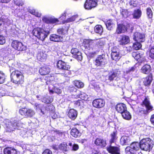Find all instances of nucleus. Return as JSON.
Returning <instances> with one entry per match:
<instances>
[{"mask_svg": "<svg viewBox=\"0 0 154 154\" xmlns=\"http://www.w3.org/2000/svg\"><path fill=\"white\" fill-rule=\"evenodd\" d=\"M140 148L145 151H149L154 146L153 140L149 138L143 139L140 141Z\"/></svg>", "mask_w": 154, "mask_h": 154, "instance_id": "obj_1", "label": "nucleus"}, {"mask_svg": "<svg viewBox=\"0 0 154 154\" xmlns=\"http://www.w3.org/2000/svg\"><path fill=\"white\" fill-rule=\"evenodd\" d=\"M11 81L15 84H22L23 82V76L21 72L18 70L12 71L11 75Z\"/></svg>", "mask_w": 154, "mask_h": 154, "instance_id": "obj_2", "label": "nucleus"}, {"mask_svg": "<svg viewBox=\"0 0 154 154\" xmlns=\"http://www.w3.org/2000/svg\"><path fill=\"white\" fill-rule=\"evenodd\" d=\"M32 33L34 35L42 41H44L49 34V31H46L39 28L34 29Z\"/></svg>", "mask_w": 154, "mask_h": 154, "instance_id": "obj_3", "label": "nucleus"}, {"mask_svg": "<svg viewBox=\"0 0 154 154\" xmlns=\"http://www.w3.org/2000/svg\"><path fill=\"white\" fill-rule=\"evenodd\" d=\"M94 68L97 69L102 67L107 63V60L104 55L99 56L94 62Z\"/></svg>", "mask_w": 154, "mask_h": 154, "instance_id": "obj_4", "label": "nucleus"}, {"mask_svg": "<svg viewBox=\"0 0 154 154\" xmlns=\"http://www.w3.org/2000/svg\"><path fill=\"white\" fill-rule=\"evenodd\" d=\"M11 45L14 48L19 51H25L26 49V46L23 45L21 42L17 40L13 41Z\"/></svg>", "mask_w": 154, "mask_h": 154, "instance_id": "obj_5", "label": "nucleus"}, {"mask_svg": "<svg viewBox=\"0 0 154 154\" xmlns=\"http://www.w3.org/2000/svg\"><path fill=\"white\" fill-rule=\"evenodd\" d=\"M20 113L26 117H31L35 115V112L33 110L25 108L21 109L19 110Z\"/></svg>", "mask_w": 154, "mask_h": 154, "instance_id": "obj_6", "label": "nucleus"}, {"mask_svg": "<svg viewBox=\"0 0 154 154\" xmlns=\"http://www.w3.org/2000/svg\"><path fill=\"white\" fill-rule=\"evenodd\" d=\"M108 152L111 154H120V149L119 147L112 146L110 145L106 148Z\"/></svg>", "mask_w": 154, "mask_h": 154, "instance_id": "obj_7", "label": "nucleus"}, {"mask_svg": "<svg viewBox=\"0 0 154 154\" xmlns=\"http://www.w3.org/2000/svg\"><path fill=\"white\" fill-rule=\"evenodd\" d=\"M72 56L78 60L81 61L82 60V54L78 49L72 48L71 51Z\"/></svg>", "mask_w": 154, "mask_h": 154, "instance_id": "obj_8", "label": "nucleus"}, {"mask_svg": "<svg viewBox=\"0 0 154 154\" xmlns=\"http://www.w3.org/2000/svg\"><path fill=\"white\" fill-rule=\"evenodd\" d=\"M97 5V2L94 0H86L84 5V7L86 9H90L95 7Z\"/></svg>", "mask_w": 154, "mask_h": 154, "instance_id": "obj_9", "label": "nucleus"}, {"mask_svg": "<svg viewBox=\"0 0 154 154\" xmlns=\"http://www.w3.org/2000/svg\"><path fill=\"white\" fill-rule=\"evenodd\" d=\"M105 105V102L102 99H98L94 100L93 102V105L94 107L97 108H100Z\"/></svg>", "mask_w": 154, "mask_h": 154, "instance_id": "obj_10", "label": "nucleus"}, {"mask_svg": "<svg viewBox=\"0 0 154 154\" xmlns=\"http://www.w3.org/2000/svg\"><path fill=\"white\" fill-rule=\"evenodd\" d=\"M133 39L137 42H142L145 41V37L144 34L136 32L134 35Z\"/></svg>", "mask_w": 154, "mask_h": 154, "instance_id": "obj_11", "label": "nucleus"}, {"mask_svg": "<svg viewBox=\"0 0 154 154\" xmlns=\"http://www.w3.org/2000/svg\"><path fill=\"white\" fill-rule=\"evenodd\" d=\"M57 66L59 69L69 70L70 68V66L65 62L62 60H59L57 63Z\"/></svg>", "mask_w": 154, "mask_h": 154, "instance_id": "obj_12", "label": "nucleus"}, {"mask_svg": "<svg viewBox=\"0 0 154 154\" xmlns=\"http://www.w3.org/2000/svg\"><path fill=\"white\" fill-rule=\"evenodd\" d=\"M130 41L129 37L125 35H121L119 40L120 44L122 45H125L128 44L130 42Z\"/></svg>", "mask_w": 154, "mask_h": 154, "instance_id": "obj_13", "label": "nucleus"}, {"mask_svg": "<svg viewBox=\"0 0 154 154\" xmlns=\"http://www.w3.org/2000/svg\"><path fill=\"white\" fill-rule=\"evenodd\" d=\"M11 125L10 126H7L8 128H10L12 130V129H18L21 126V124L20 122L18 120H14V121H11Z\"/></svg>", "mask_w": 154, "mask_h": 154, "instance_id": "obj_14", "label": "nucleus"}, {"mask_svg": "<svg viewBox=\"0 0 154 154\" xmlns=\"http://www.w3.org/2000/svg\"><path fill=\"white\" fill-rule=\"evenodd\" d=\"M131 139L130 137L128 136H122L120 139V142L122 145H129L131 143Z\"/></svg>", "mask_w": 154, "mask_h": 154, "instance_id": "obj_15", "label": "nucleus"}, {"mask_svg": "<svg viewBox=\"0 0 154 154\" xmlns=\"http://www.w3.org/2000/svg\"><path fill=\"white\" fill-rule=\"evenodd\" d=\"M127 30L126 27L122 24H118L115 34H120L125 32Z\"/></svg>", "mask_w": 154, "mask_h": 154, "instance_id": "obj_16", "label": "nucleus"}, {"mask_svg": "<svg viewBox=\"0 0 154 154\" xmlns=\"http://www.w3.org/2000/svg\"><path fill=\"white\" fill-rule=\"evenodd\" d=\"M94 143L102 147H105L106 145V140L100 138H97L94 141Z\"/></svg>", "mask_w": 154, "mask_h": 154, "instance_id": "obj_17", "label": "nucleus"}, {"mask_svg": "<svg viewBox=\"0 0 154 154\" xmlns=\"http://www.w3.org/2000/svg\"><path fill=\"white\" fill-rule=\"evenodd\" d=\"M4 154H18V152L14 148L7 147L4 150Z\"/></svg>", "mask_w": 154, "mask_h": 154, "instance_id": "obj_18", "label": "nucleus"}, {"mask_svg": "<svg viewBox=\"0 0 154 154\" xmlns=\"http://www.w3.org/2000/svg\"><path fill=\"white\" fill-rule=\"evenodd\" d=\"M50 71V68L49 66H45L41 67L39 70L40 74L42 75H45L48 74Z\"/></svg>", "mask_w": 154, "mask_h": 154, "instance_id": "obj_19", "label": "nucleus"}, {"mask_svg": "<svg viewBox=\"0 0 154 154\" xmlns=\"http://www.w3.org/2000/svg\"><path fill=\"white\" fill-rule=\"evenodd\" d=\"M116 111L118 112L122 113L125 111H126L127 108L124 104L120 103L118 104L116 107Z\"/></svg>", "mask_w": 154, "mask_h": 154, "instance_id": "obj_20", "label": "nucleus"}, {"mask_svg": "<svg viewBox=\"0 0 154 154\" xmlns=\"http://www.w3.org/2000/svg\"><path fill=\"white\" fill-rule=\"evenodd\" d=\"M50 40L52 41L59 42L62 40V37L55 34H52L50 36Z\"/></svg>", "mask_w": 154, "mask_h": 154, "instance_id": "obj_21", "label": "nucleus"}, {"mask_svg": "<svg viewBox=\"0 0 154 154\" xmlns=\"http://www.w3.org/2000/svg\"><path fill=\"white\" fill-rule=\"evenodd\" d=\"M142 15V12L140 9H138L134 11L131 15L133 18L138 19L140 18Z\"/></svg>", "mask_w": 154, "mask_h": 154, "instance_id": "obj_22", "label": "nucleus"}, {"mask_svg": "<svg viewBox=\"0 0 154 154\" xmlns=\"http://www.w3.org/2000/svg\"><path fill=\"white\" fill-rule=\"evenodd\" d=\"M83 45L85 49L91 50H93V48H92L93 43L92 41L88 40H85L83 42Z\"/></svg>", "mask_w": 154, "mask_h": 154, "instance_id": "obj_23", "label": "nucleus"}, {"mask_svg": "<svg viewBox=\"0 0 154 154\" xmlns=\"http://www.w3.org/2000/svg\"><path fill=\"white\" fill-rule=\"evenodd\" d=\"M68 115L69 118L73 120H74L77 116V111L75 109H70L68 112Z\"/></svg>", "mask_w": 154, "mask_h": 154, "instance_id": "obj_24", "label": "nucleus"}, {"mask_svg": "<svg viewBox=\"0 0 154 154\" xmlns=\"http://www.w3.org/2000/svg\"><path fill=\"white\" fill-rule=\"evenodd\" d=\"M117 131H113L110 134V139L109 141V143L111 144L112 143L115 142L117 139Z\"/></svg>", "mask_w": 154, "mask_h": 154, "instance_id": "obj_25", "label": "nucleus"}, {"mask_svg": "<svg viewBox=\"0 0 154 154\" xmlns=\"http://www.w3.org/2000/svg\"><path fill=\"white\" fill-rule=\"evenodd\" d=\"M36 109L38 112H41L42 114L45 113L46 108L44 105L42 104H37L35 105Z\"/></svg>", "mask_w": 154, "mask_h": 154, "instance_id": "obj_26", "label": "nucleus"}, {"mask_svg": "<svg viewBox=\"0 0 154 154\" xmlns=\"http://www.w3.org/2000/svg\"><path fill=\"white\" fill-rule=\"evenodd\" d=\"M58 149L63 151L66 152L68 151L69 149V147H67V144L65 143H63L59 145L58 147Z\"/></svg>", "mask_w": 154, "mask_h": 154, "instance_id": "obj_27", "label": "nucleus"}, {"mask_svg": "<svg viewBox=\"0 0 154 154\" xmlns=\"http://www.w3.org/2000/svg\"><path fill=\"white\" fill-rule=\"evenodd\" d=\"M151 69L150 66L148 64H146L143 66L141 69L142 72L146 74L149 73L151 71Z\"/></svg>", "mask_w": 154, "mask_h": 154, "instance_id": "obj_28", "label": "nucleus"}, {"mask_svg": "<svg viewBox=\"0 0 154 154\" xmlns=\"http://www.w3.org/2000/svg\"><path fill=\"white\" fill-rule=\"evenodd\" d=\"M120 13L122 17L124 18H127L129 16H130L131 12L127 10L121 8Z\"/></svg>", "mask_w": 154, "mask_h": 154, "instance_id": "obj_29", "label": "nucleus"}, {"mask_svg": "<svg viewBox=\"0 0 154 154\" xmlns=\"http://www.w3.org/2000/svg\"><path fill=\"white\" fill-rule=\"evenodd\" d=\"M119 73L120 72L118 71L110 72L109 75V80L110 81L113 80L116 77H118Z\"/></svg>", "mask_w": 154, "mask_h": 154, "instance_id": "obj_30", "label": "nucleus"}, {"mask_svg": "<svg viewBox=\"0 0 154 154\" xmlns=\"http://www.w3.org/2000/svg\"><path fill=\"white\" fill-rule=\"evenodd\" d=\"M70 134L72 136L75 138L79 137L81 135V133L76 128L72 129L71 131Z\"/></svg>", "mask_w": 154, "mask_h": 154, "instance_id": "obj_31", "label": "nucleus"}, {"mask_svg": "<svg viewBox=\"0 0 154 154\" xmlns=\"http://www.w3.org/2000/svg\"><path fill=\"white\" fill-rule=\"evenodd\" d=\"M85 101L82 100H78L74 101V106L75 107L81 109L84 107V102Z\"/></svg>", "mask_w": 154, "mask_h": 154, "instance_id": "obj_32", "label": "nucleus"}, {"mask_svg": "<svg viewBox=\"0 0 154 154\" xmlns=\"http://www.w3.org/2000/svg\"><path fill=\"white\" fill-rule=\"evenodd\" d=\"M143 103L145 105L148 111L152 110V107L150 105L149 101L148 98H145L143 102Z\"/></svg>", "mask_w": 154, "mask_h": 154, "instance_id": "obj_33", "label": "nucleus"}, {"mask_svg": "<svg viewBox=\"0 0 154 154\" xmlns=\"http://www.w3.org/2000/svg\"><path fill=\"white\" fill-rule=\"evenodd\" d=\"M152 79L151 75H148L144 79L143 83L145 85H149L152 80Z\"/></svg>", "mask_w": 154, "mask_h": 154, "instance_id": "obj_34", "label": "nucleus"}, {"mask_svg": "<svg viewBox=\"0 0 154 154\" xmlns=\"http://www.w3.org/2000/svg\"><path fill=\"white\" fill-rule=\"evenodd\" d=\"M121 114L123 118L125 119L130 120L131 118V116L130 113L127 110V109H126V111H125Z\"/></svg>", "mask_w": 154, "mask_h": 154, "instance_id": "obj_35", "label": "nucleus"}, {"mask_svg": "<svg viewBox=\"0 0 154 154\" xmlns=\"http://www.w3.org/2000/svg\"><path fill=\"white\" fill-rule=\"evenodd\" d=\"M37 59L39 61L43 62L45 60L46 57V54L43 53V52H40L37 54Z\"/></svg>", "mask_w": 154, "mask_h": 154, "instance_id": "obj_36", "label": "nucleus"}, {"mask_svg": "<svg viewBox=\"0 0 154 154\" xmlns=\"http://www.w3.org/2000/svg\"><path fill=\"white\" fill-rule=\"evenodd\" d=\"M131 149L137 151L140 148V143L137 142H133L131 145Z\"/></svg>", "mask_w": 154, "mask_h": 154, "instance_id": "obj_37", "label": "nucleus"}, {"mask_svg": "<svg viewBox=\"0 0 154 154\" xmlns=\"http://www.w3.org/2000/svg\"><path fill=\"white\" fill-rule=\"evenodd\" d=\"M95 32L101 35L103 32L102 26L100 25H97L94 27Z\"/></svg>", "mask_w": 154, "mask_h": 154, "instance_id": "obj_38", "label": "nucleus"}, {"mask_svg": "<svg viewBox=\"0 0 154 154\" xmlns=\"http://www.w3.org/2000/svg\"><path fill=\"white\" fill-rule=\"evenodd\" d=\"M111 57L113 60L115 61L119 60L121 58L119 52H117V53H111Z\"/></svg>", "mask_w": 154, "mask_h": 154, "instance_id": "obj_39", "label": "nucleus"}, {"mask_svg": "<svg viewBox=\"0 0 154 154\" xmlns=\"http://www.w3.org/2000/svg\"><path fill=\"white\" fill-rule=\"evenodd\" d=\"M29 12L31 14L33 15L38 17H40L41 14L36 10L34 9H30L29 10Z\"/></svg>", "mask_w": 154, "mask_h": 154, "instance_id": "obj_40", "label": "nucleus"}, {"mask_svg": "<svg viewBox=\"0 0 154 154\" xmlns=\"http://www.w3.org/2000/svg\"><path fill=\"white\" fill-rule=\"evenodd\" d=\"M105 24L107 28L109 30H111L112 28L114 26V24L112 20H107L105 23Z\"/></svg>", "mask_w": 154, "mask_h": 154, "instance_id": "obj_41", "label": "nucleus"}, {"mask_svg": "<svg viewBox=\"0 0 154 154\" xmlns=\"http://www.w3.org/2000/svg\"><path fill=\"white\" fill-rule=\"evenodd\" d=\"M143 54L142 53H140L138 52L134 53L132 54V56L134 58L138 60L143 57Z\"/></svg>", "mask_w": 154, "mask_h": 154, "instance_id": "obj_42", "label": "nucleus"}, {"mask_svg": "<svg viewBox=\"0 0 154 154\" xmlns=\"http://www.w3.org/2000/svg\"><path fill=\"white\" fill-rule=\"evenodd\" d=\"M74 83L75 85L78 88H83L84 86L83 83L78 80L74 81Z\"/></svg>", "mask_w": 154, "mask_h": 154, "instance_id": "obj_43", "label": "nucleus"}, {"mask_svg": "<svg viewBox=\"0 0 154 154\" xmlns=\"http://www.w3.org/2000/svg\"><path fill=\"white\" fill-rule=\"evenodd\" d=\"M9 20L7 17L5 16H2L1 18H0V26L2 24V22L5 23L7 24H9Z\"/></svg>", "mask_w": 154, "mask_h": 154, "instance_id": "obj_44", "label": "nucleus"}, {"mask_svg": "<svg viewBox=\"0 0 154 154\" xmlns=\"http://www.w3.org/2000/svg\"><path fill=\"white\" fill-rule=\"evenodd\" d=\"M53 101V98L51 97L44 98L42 100V102L46 103H50Z\"/></svg>", "mask_w": 154, "mask_h": 154, "instance_id": "obj_45", "label": "nucleus"}, {"mask_svg": "<svg viewBox=\"0 0 154 154\" xmlns=\"http://www.w3.org/2000/svg\"><path fill=\"white\" fill-rule=\"evenodd\" d=\"M78 17V16L77 15H74L72 17L67 19L66 20H65L64 23H70L74 21Z\"/></svg>", "mask_w": 154, "mask_h": 154, "instance_id": "obj_46", "label": "nucleus"}, {"mask_svg": "<svg viewBox=\"0 0 154 154\" xmlns=\"http://www.w3.org/2000/svg\"><path fill=\"white\" fill-rule=\"evenodd\" d=\"M6 79L5 74L2 71H0V84L4 83Z\"/></svg>", "mask_w": 154, "mask_h": 154, "instance_id": "obj_47", "label": "nucleus"}, {"mask_svg": "<svg viewBox=\"0 0 154 154\" xmlns=\"http://www.w3.org/2000/svg\"><path fill=\"white\" fill-rule=\"evenodd\" d=\"M142 45L141 44L138 42L134 43L133 46V49L136 50H138L141 48Z\"/></svg>", "mask_w": 154, "mask_h": 154, "instance_id": "obj_48", "label": "nucleus"}, {"mask_svg": "<svg viewBox=\"0 0 154 154\" xmlns=\"http://www.w3.org/2000/svg\"><path fill=\"white\" fill-rule=\"evenodd\" d=\"M146 14L147 17L151 19L152 17L153 13L152 10L150 8H147L146 9Z\"/></svg>", "mask_w": 154, "mask_h": 154, "instance_id": "obj_49", "label": "nucleus"}, {"mask_svg": "<svg viewBox=\"0 0 154 154\" xmlns=\"http://www.w3.org/2000/svg\"><path fill=\"white\" fill-rule=\"evenodd\" d=\"M149 57L152 59H154V46L150 47Z\"/></svg>", "mask_w": 154, "mask_h": 154, "instance_id": "obj_50", "label": "nucleus"}, {"mask_svg": "<svg viewBox=\"0 0 154 154\" xmlns=\"http://www.w3.org/2000/svg\"><path fill=\"white\" fill-rule=\"evenodd\" d=\"M137 3V0H131L127 4H128L131 7L136 6Z\"/></svg>", "mask_w": 154, "mask_h": 154, "instance_id": "obj_51", "label": "nucleus"}, {"mask_svg": "<svg viewBox=\"0 0 154 154\" xmlns=\"http://www.w3.org/2000/svg\"><path fill=\"white\" fill-rule=\"evenodd\" d=\"M14 3L16 5L22 6L23 4L22 0H14Z\"/></svg>", "mask_w": 154, "mask_h": 154, "instance_id": "obj_52", "label": "nucleus"}, {"mask_svg": "<svg viewBox=\"0 0 154 154\" xmlns=\"http://www.w3.org/2000/svg\"><path fill=\"white\" fill-rule=\"evenodd\" d=\"M96 53L94 49L93 50H89V51L88 52V56L91 57H93L96 54Z\"/></svg>", "mask_w": 154, "mask_h": 154, "instance_id": "obj_53", "label": "nucleus"}, {"mask_svg": "<svg viewBox=\"0 0 154 154\" xmlns=\"http://www.w3.org/2000/svg\"><path fill=\"white\" fill-rule=\"evenodd\" d=\"M50 18L46 17H44L42 18L43 22L47 23H50Z\"/></svg>", "mask_w": 154, "mask_h": 154, "instance_id": "obj_54", "label": "nucleus"}, {"mask_svg": "<svg viewBox=\"0 0 154 154\" xmlns=\"http://www.w3.org/2000/svg\"><path fill=\"white\" fill-rule=\"evenodd\" d=\"M79 97L81 98L82 100H86L88 98V96L85 93H83L79 95Z\"/></svg>", "mask_w": 154, "mask_h": 154, "instance_id": "obj_55", "label": "nucleus"}, {"mask_svg": "<svg viewBox=\"0 0 154 154\" xmlns=\"http://www.w3.org/2000/svg\"><path fill=\"white\" fill-rule=\"evenodd\" d=\"M59 22V20L56 18H50V23L57 24Z\"/></svg>", "mask_w": 154, "mask_h": 154, "instance_id": "obj_56", "label": "nucleus"}, {"mask_svg": "<svg viewBox=\"0 0 154 154\" xmlns=\"http://www.w3.org/2000/svg\"><path fill=\"white\" fill-rule=\"evenodd\" d=\"M5 42V38L3 36L0 35V44L3 45Z\"/></svg>", "mask_w": 154, "mask_h": 154, "instance_id": "obj_57", "label": "nucleus"}, {"mask_svg": "<svg viewBox=\"0 0 154 154\" xmlns=\"http://www.w3.org/2000/svg\"><path fill=\"white\" fill-rule=\"evenodd\" d=\"M66 32V31L63 28L59 29L57 30V32L60 35H64L66 33L65 32Z\"/></svg>", "mask_w": 154, "mask_h": 154, "instance_id": "obj_58", "label": "nucleus"}, {"mask_svg": "<svg viewBox=\"0 0 154 154\" xmlns=\"http://www.w3.org/2000/svg\"><path fill=\"white\" fill-rule=\"evenodd\" d=\"M79 148V146L78 144H74L72 145V150L74 151L77 150Z\"/></svg>", "mask_w": 154, "mask_h": 154, "instance_id": "obj_59", "label": "nucleus"}, {"mask_svg": "<svg viewBox=\"0 0 154 154\" xmlns=\"http://www.w3.org/2000/svg\"><path fill=\"white\" fill-rule=\"evenodd\" d=\"M66 11H65L61 15L60 17L59 18L60 20H63L66 18Z\"/></svg>", "mask_w": 154, "mask_h": 154, "instance_id": "obj_60", "label": "nucleus"}, {"mask_svg": "<svg viewBox=\"0 0 154 154\" xmlns=\"http://www.w3.org/2000/svg\"><path fill=\"white\" fill-rule=\"evenodd\" d=\"M117 52H119V49L117 48L116 47H113L112 49V53H116Z\"/></svg>", "mask_w": 154, "mask_h": 154, "instance_id": "obj_61", "label": "nucleus"}, {"mask_svg": "<svg viewBox=\"0 0 154 154\" xmlns=\"http://www.w3.org/2000/svg\"><path fill=\"white\" fill-rule=\"evenodd\" d=\"M42 154H52V151L49 149H46L43 152Z\"/></svg>", "mask_w": 154, "mask_h": 154, "instance_id": "obj_62", "label": "nucleus"}, {"mask_svg": "<svg viewBox=\"0 0 154 154\" xmlns=\"http://www.w3.org/2000/svg\"><path fill=\"white\" fill-rule=\"evenodd\" d=\"M136 68V67L134 66L130 68L127 71V73H129L131 72L134 71L135 70Z\"/></svg>", "mask_w": 154, "mask_h": 154, "instance_id": "obj_63", "label": "nucleus"}, {"mask_svg": "<svg viewBox=\"0 0 154 154\" xmlns=\"http://www.w3.org/2000/svg\"><path fill=\"white\" fill-rule=\"evenodd\" d=\"M105 42L104 41L100 40L98 42V45L100 47L103 46L105 44Z\"/></svg>", "mask_w": 154, "mask_h": 154, "instance_id": "obj_64", "label": "nucleus"}]
</instances>
